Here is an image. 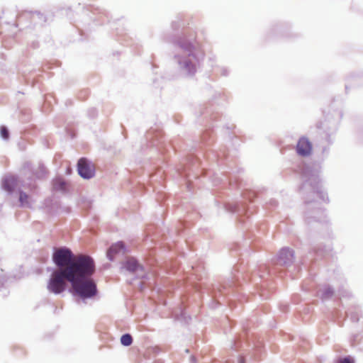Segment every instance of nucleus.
Segmentation results:
<instances>
[{
	"mask_svg": "<svg viewBox=\"0 0 363 363\" xmlns=\"http://www.w3.org/2000/svg\"><path fill=\"white\" fill-rule=\"evenodd\" d=\"M182 47L189 55L195 57L199 55H203L201 45L196 40L192 43H184L182 44Z\"/></svg>",
	"mask_w": 363,
	"mask_h": 363,
	"instance_id": "39448f33",
	"label": "nucleus"
},
{
	"mask_svg": "<svg viewBox=\"0 0 363 363\" xmlns=\"http://www.w3.org/2000/svg\"><path fill=\"white\" fill-rule=\"evenodd\" d=\"M65 183L62 182V180H56L54 182L53 188L56 190H64L65 189Z\"/></svg>",
	"mask_w": 363,
	"mask_h": 363,
	"instance_id": "9b49d317",
	"label": "nucleus"
},
{
	"mask_svg": "<svg viewBox=\"0 0 363 363\" xmlns=\"http://www.w3.org/2000/svg\"><path fill=\"white\" fill-rule=\"evenodd\" d=\"M77 261L68 267L53 271L47 286L50 292L55 294L62 293L68 281L74 293L83 299L91 298L97 295L96 282L91 277H85V274L89 272L88 264L81 259Z\"/></svg>",
	"mask_w": 363,
	"mask_h": 363,
	"instance_id": "f257e3e1",
	"label": "nucleus"
},
{
	"mask_svg": "<svg viewBox=\"0 0 363 363\" xmlns=\"http://www.w3.org/2000/svg\"><path fill=\"white\" fill-rule=\"evenodd\" d=\"M123 255L125 253V247L122 242H118L113 245L107 252V256L110 260H113L118 254Z\"/></svg>",
	"mask_w": 363,
	"mask_h": 363,
	"instance_id": "423d86ee",
	"label": "nucleus"
},
{
	"mask_svg": "<svg viewBox=\"0 0 363 363\" xmlns=\"http://www.w3.org/2000/svg\"><path fill=\"white\" fill-rule=\"evenodd\" d=\"M121 342L124 346H129L133 342V338L130 335L125 334L121 338Z\"/></svg>",
	"mask_w": 363,
	"mask_h": 363,
	"instance_id": "9d476101",
	"label": "nucleus"
},
{
	"mask_svg": "<svg viewBox=\"0 0 363 363\" xmlns=\"http://www.w3.org/2000/svg\"><path fill=\"white\" fill-rule=\"evenodd\" d=\"M77 170L79 174L84 179H90L94 175V166L86 158H81L78 161Z\"/></svg>",
	"mask_w": 363,
	"mask_h": 363,
	"instance_id": "7ed1b4c3",
	"label": "nucleus"
},
{
	"mask_svg": "<svg viewBox=\"0 0 363 363\" xmlns=\"http://www.w3.org/2000/svg\"><path fill=\"white\" fill-rule=\"evenodd\" d=\"M18 181L14 177H9L4 182V188L9 192L13 191L17 186Z\"/></svg>",
	"mask_w": 363,
	"mask_h": 363,
	"instance_id": "6e6552de",
	"label": "nucleus"
},
{
	"mask_svg": "<svg viewBox=\"0 0 363 363\" xmlns=\"http://www.w3.org/2000/svg\"><path fill=\"white\" fill-rule=\"evenodd\" d=\"M1 135L4 139H7L9 138V131L7 128L4 126H1L0 129Z\"/></svg>",
	"mask_w": 363,
	"mask_h": 363,
	"instance_id": "ddd939ff",
	"label": "nucleus"
},
{
	"mask_svg": "<svg viewBox=\"0 0 363 363\" xmlns=\"http://www.w3.org/2000/svg\"><path fill=\"white\" fill-rule=\"evenodd\" d=\"M28 199V196L26 194H25L23 192L20 193L19 200L22 204L27 203Z\"/></svg>",
	"mask_w": 363,
	"mask_h": 363,
	"instance_id": "4468645a",
	"label": "nucleus"
},
{
	"mask_svg": "<svg viewBox=\"0 0 363 363\" xmlns=\"http://www.w3.org/2000/svg\"><path fill=\"white\" fill-rule=\"evenodd\" d=\"M124 268L130 272H135L138 270H142V267L139 265L135 259L133 258L128 259L124 264Z\"/></svg>",
	"mask_w": 363,
	"mask_h": 363,
	"instance_id": "0eeeda50",
	"label": "nucleus"
},
{
	"mask_svg": "<svg viewBox=\"0 0 363 363\" xmlns=\"http://www.w3.org/2000/svg\"><path fill=\"white\" fill-rule=\"evenodd\" d=\"M337 363H354V359L352 357L347 356V357L339 359L337 361Z\"/></svg>",
	"mask_w": 363,
	"mask_h": 363,
	"instance_id": "f8f14e48",
	"label": "nucleus"
},
{
	"mask_svg": "<svg viewBox=\"0 0 363 363\" xmlns=\"http://www.w3.org/2000/svg\"><path fill=\"white\" fill-rule=\"evenodd\" d=\"M80 259L85 262L89 267V272L88 274H85V277H91L95 272V263L90 256L74 255L72 252L67 247L57 248L52 255L53 262L59 267L58 269L68 267Z\"/></svg>",
	"mask_w": 363,
	"mask_h": 363,
	"instance_id": "f03ea898",
	"label": "nucleus"
},
{
	"mask_svg": "<svg viewBox=\"0 0 363 363\" xmlns=\"http://www.w3.org/2000/svg\"><path fill=\"white\" fill-rule=\"evenodd\" d=\"M296 150L299 155L308 156L312 151V145L306 138L303 137L297 143Z\"/></svg>",
	"mask_w": 363,
	"mask_h": 363,
	"instance_id": "20e7f679",
	"label": "nucleus"
},
{
	"mask_svg": "<svg viewBox=\"0 0 363 363\" xmlns=\"http://www.w3.org/2000/svg\"><path fill=\"white\" fill-rule=\"evenodd\" d=\"M293 257V253L289 249H282L279 252V259L280 261H284L286 259H290Z\"/></svg>",
	"mask_w": 363,
	"mask_h": 363,
	"instance_id": "1a4fd4ad",
	"label": "nucleus"
}]
</instances>
